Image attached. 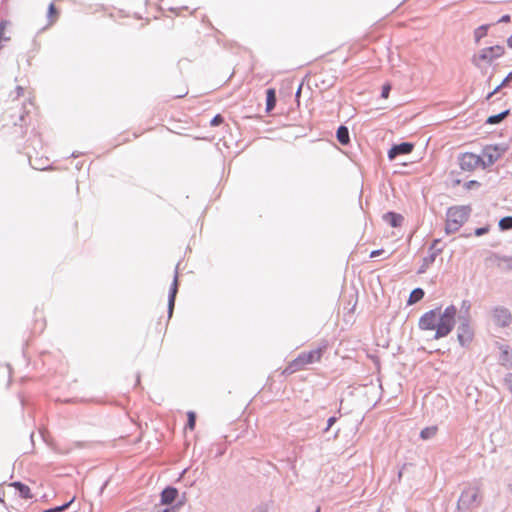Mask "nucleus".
Segmentation results:
<instances>
[{"label": "nucleus", "instance_id": "nucleus-1", "mask_svg": "<svg viewBox=\"0 0 512 512\" xmlns=\"http://www.w3.org/2000/svg\"><path fill=\"white\" fill-rule=\"evenodd\" d=\"M457 309L454 305L446 307L442 312L440 308H435L424 313L418 326L421 330H435L434 339L446 337L455 326Z\"/></svg>", "mask_w": 512, "mask_h": 512}, {"label": "nucleus", "instance_id": "nucleus-2", "mask_svg": "<svg viewBox=\"0 0 512 512\" xmlns=\"http://www.w3.org/2000/svg\"><path fill=\"white\" fill-rule=\"evenodd\" d=\"M504 52V47L500 45L486 47L479 50L478 53H475L471 58V62L482 73H485L488 66L491 65L494 60L500 58Z\"/></svg>", "mask_w": 512, "mask_h": 512}, {"label": "nucleus", "instance_id": "nucleus-3", "mask_svg": "<svg viewBox=\"0 0 512 512\" xmlns=\"http://www.w3.org/2000/svg\"><path fill=\"white\" fill-rule=\"evenodd\" d=\"M470 206H453L447 210V219L445 231L447 234L455 233L468 220L470 216Z\"/></svg>", "mask_w": 512, "mask_h": 512}, {"label": "nucleus", "instance_id": "nucleus-4", "mask_svg": "<svg viewBox=\"0 0 512 512\" xmlns=\"http://www.w3.org/2000/svg\"><path fill=\"white\" fill-rule=\"evenodd\" d=\"M319 356V352H309L303 353L299 355L295 360L290 362L288 366L285 368V374H293L297 371H300L306 367V365L313 363Z\"/></svg>", "mask_w": 512, "mask_h": 512}, {"label": "nucleus", "instance_id": "nucleus-5", "mask_svg": "<svg viewBox=\"0 0 512 512\" xmlns=\"http://www.w3.org/2000/svg\"><path fill=\"white\" fill-rule=\"evenodd\" d=\"M507 150L505 145H489L482 150V167L493 165Z\"/></svg>", "mask_w": 512, "mask_h": 512}, {"label": "nucleus", "instance_id": "nucleus-6", "mask_svg": "<svg viewBox=\"0 0 512 512\" xmlns=\"http://www.w3.org/2000/svg\"><path fill=\"white\" fill-rule=\"evenodd\" d=\"M477 505H479L477 488L468 487L464 489L457 502L458 510H468Z\"/></svg>", "mask_w": 512, "mask_h": 512}, {"label": "nucleus", "instance_id": "nucleus-7", "mask_svg": "<svg viewBox=\"0 0 512 512\" xmlns=\"http://www.w3.org/2000/svg\"><path fill=\"white\" fill-rule=\"evenodd\" d=\"M482 158L474 153H463L458 157V163L463 171H473L482 165Z\"/></svg>", "mask_w": 512, "mask_h": 512}, {"label": "nucleus", "instance_id": "nucleus-8", "mask_svg": "<svg viewBox=\"0 0 512 512\" xmlns=\"http://www.w3.org/2000/svg\"><path fill=\"white\" fill-rule=\"evenodd\" d=\"M345 316L353 314L358 302V290L355 287H350L344 290L343 293Z\"/></svg>", "mask_w": 512, "mask_h": 512}, {"label": "nucleus", "instance_id": "nucleus-9", "mask_svg": "<svg viewBox=\"0 0 512 512\" xmlns=\"http://www.w3.org/2000/svg\"><path fill=\"white\" fill-rule=\"evenodd\" d=\"M462 321L458 326V341L461 344V346H466L468 343L471 342L473 338V330L471 326L469 325L468 319L463 317L461 318Z\"/></svg>", "mask_w": 512, "mask_h": 512}, {"label": "nucleus", "instance_id": "nucleus-10", "mask_svg": "<svg viewBox=\"0 0 512 512\" xmlns=\"http://www.w3.org/2000/svg\"><path fill=\"white\" fill-rule=\"evenodd\" d=\"M414 145L410 142H402L393 145L388 151L389 160H395L399 155H407L413 151Z\"/></svg>", "mask_w": 512, "mask_h": 512}, {"label": "nucleus", "instance_id": "nucleus-11", "mask_svg": "<svg viewBox=\"0 0 512 512\" xmlns=\"http://www.w3.org/2000/svg\"><path fill=\"white\" fill-rule=\"evenodd\" d=\"M493 320L500 327H506L511 322V314L508 309L497 307L493 311Z\"/></svg>", "mask_w": 512, "mask_h": 512}, {"label": "nucleus", "instance_id": "nucleus-12", "mask_svg": "<svg viewBox=\"0 0 512 512\" xmlns=\"http://www.w3.org/2000/svg\"><path fill=\"white\" fill-rule=\"evenodd\" d=\"M178 496V490L174 487H167L161 493V503L168 505L173 503Z\"/></svg>", "mask_w": 512, "mask_h": 512}, {"label": "nucleus", "instance_id": "nucleus-13", "mask_svg": "<svg viewBox=\"0 0 512 512\" xmlns=\"http://www.w3.org/2000/svg\"><path fill=\"white\" fill-rule=\"evenodd\" d=\"M383 219L392 227H400L404 220L401 214L395 212H387L386 214H384Z\"/></svg>", "mask_w": 512, "mask_h": 512}, {"label": "nucleus", "instance_id": "nucleus-14", "mask_svg": "<svg viewBox=\"0 0 512 512\" xmlns=\"http://www.w3.org/2000/svg\"><path fill=\"white\" fill-rule=\"evenodd\" d=\"M442 252V249H436V251L434 252H431L428 256H426L424 259H423V263L421 265V267L419 268L418 270V273H424L428 267L433 264L436 260V257Z\"/></svg>", "mask_w": 512, "mask_h": 512}, {"label": "nucleus", "instance_id": "nucleus-15", "mask_svg": "<svg viewBox=\"0 0 512 512\" xmlns=\"http://www.w3.org/2000/svg\"><path fill=\"white\" fill-rule=\"evenodd\" d=\"M10 487H14L20 494V496L24 499L32 498V493L30 488L23 484L22 482L16 481L9 484Z\"/></svg>", "mask_w": 512, "mask_h": 512}, {"label": "nucleus", "instance_id": "nucleus-16", "mask_svg": "<svg viewBox=\"0 0 512 512\" xmlns=\"http://www.w3.org/2000/svg\"><path fill=\"white\" fill-rule=\"evenodd\" d=\"M336 138L342 145H347L350 142L349 129L345 125H340L336 131Z\"/></svg>", "mask_w": 512, "mask_h": 512}, {"label": "nucleus", "instance_id": "nucleus-17", "mask_svg": "<svg viewBox=\"0 0 512 512\" xmlns=\"http://www.w3.org/2000/svg\"><path fill=\"white\" fill-rule=\"evenodd\" d=\"M10 25V22L8 20H1L0 21V50L3 47L4 42H9L11 40V36L7 35V27Z\"/></svg>", "mask_w": 512, "mask_h": 512}, {"label": "nucleus", "instance_id": "nucleus-18", "mask_svg": "<svg viewBox=\"0 0 512 512\" xmlns=\"http://www.w3.org/2000/svg\"><path fill=\"white\" fill-rule=\"evenodd\" d=\"M178 291V280L177 276L174 278L172 287L170 289V295H169V315L171 316L175 304V297Z\"/></svg>", "mask_w": 512, "mask_h": 512}, {"label": "nucleus", "instance_id": "nucleus-19", "mask_svg": "<svg viewBox=\"0 0 512 512\" xmlns=\"http://www.w3.org/2000/svg\"><path fill=\"white\" fill-rule=\"evenodd\" d=\"M510 114V110L506 109L498 114L491 115L487 118L486 124L494 125L502 122L508 115Z\"/></svg>", "mask_w": 512, "mask_h": 512}, {"label": "nucleus", "instance_id": "nucleus-20", "mask_svg": "<svg viewBox=\"0 0 512 512\" xmlns=\"http://www.w3.org/2000/svg\"><path fill=\"white\" fill-rule=\"evenodd\" d=\"M500 362L502 365L512 366V351L508 346L501 348Z\"/></svg>", "mask_w": 512, "mask_h": 512}, {"label": "nucleus", "instance_id": "nucleus-21", "mask_svg": "<svg viewBox=\"0 0 512 512\" xmlns=\"http://www.w3.org/2000/svg\"><path fill=\"white\" fill-rule=\"evenodd\" d=\"M276 105V91L270 88L266 92V110L271 111Z\"/></svg>", "mask_w": 512, "mask_h": 512}, {"label": "nucleus", "instance_id": "nucleus-22", "mask_svg": "<svg viewBox=\"0 0 512 512\" xmlns=\"http://www.w3.org/2000/svg\"><path fill=\"white\" fill-rule=\"evenodd\" d=\"M425 293L422 288H415L409 296L408 304L412 305L420 301L424 297Z\"/></svg>", "mask_w": 512, "mask_h": 512}, {"label": "nucleus", "instance_id": "nucleus-23", "mask_svg": "<svg viewBox=\"0 0 512 512\" xmlns=\"http://www.w3.org/2000/svg\"><path fill=\"white\" fill-rule=\"evenodd\" d=\"M489 27H490L489 24H484L475 29L474 40L476 43H479L480 40L487 35Z\"/></svg>", "mask_w": 512, "mask_h": 512}, {"label": "nucleus", "instance_id": "nucleus-24", "mask_svg": "<svg viewBox=\"0 0 512 512\" xmlns=\"http://www.w3.org/2000/svg\"><path fill=\"white\" fill-rule=\"evenodd\" d=\"M59 16V12L56 9L55 5L51 3L48 7V24L53 25Z\"/></svg>", "mask_w": 512, "mask_h": 512}, {"label": "nucleus", "instance_id": "nucleus-25", "mask_svg": "<svg viewBox=\"0 0 512 512\" xmlns=\"http://www.w3.org/2000/svg\"><path fill=\"white\" fill-rule=\"evenodd\" d=\"M436 432H437L436 426L426 427L420 432V437L423 440H428V439L433 438L436 435Z\"/></svg>", "mask_w": 512, "mask_h": 512}, {"label": "nucleus", "instance_id": "nucleus-26", "mask_svg": "<svg viewBox=\"0 0 512 512\" xmlns=\"http://www.w3.org/2000/svg\"><path fill=\"white\" fill-rule=\"evenodd\" d=\"M498 226L500 230L507 231L512 229V216H506L500 219Z\"/></svg>", "mask_w": 512, "mask_h": 512}, {"label": "nucleus", "instance_id": "nucleus-27", "mask_svg": "<svg viewBox=\"0 0 512 512\" xmlns=\"http://www.w3.org/2000/svg\"><path fill=\"white\" fill-rule=\"evenodd\" d=\"M187 417H188L187 427L190 430H193L195 428V423H196V414L193 411H189L187 413Z\"/></svg>", "mask_w": 512, "mask_h": 512}, {"label": "nucleus", "instance_id": "nucleus-28", "mask_svg": "<svg viewBox=\"0 0 512 512\" xmlns=\"http://www.w3.org/2000/svg\"><path fill=\"white\" fill-rule=\"evenodd\" d=\"M390 91H391V85L388 83L384 84L382 86L381 97L384 99H387L389 97Z\"/></svg>", "mask_w": 512, "mask_h": 512}, {"label": "nucleus", "instance_id": "nucleus-29", "mask_svg": "<svg viewBox=\"0 0 512 512\" xmlns=\"http://www.w3.org/2000/svg\"><path fill=\"white\" fill-rule=\"evenodd\" d=\"M488 232H489V226L486 225L483 227L476 228L474 231V234L476 236H483V235L487 234Z\"/></svg>", "mask_w": 512, "mask_h": 512}, {"label": "nucleus", "instance_id": "nucleus-30", "mask_svg": "<svg viewBox=\"0 0 512 512\" xmlns=\"http://www.w3.org/2000/svg\"><path fill=\"white\" fill-rule=\"evenodd\" d=\"M223 122H224V118L220 114H217L211 120L210 125L211 126H218V125L222 124Z\"/></svg>", "mask_w": 512, "mask_h": 512}, {"label": "nucleus", "instance_id": "nucleus-31", "mask_svg": "<svg viewBox=\"0 0 512 512\" xmlns=\"http://www.w3.org/2000/svg\"><path fill=\"white\" fill-rule=\"evenodd\" d=\"M440 243H441V240H440V239H435V240L432 242V244H431V246H430L429 250H430L431 252H434V251H436V249H442V247H440V246H439V244H440Z\"/></svg>", "mask_w": 512, "mask_h": 512}, {"label": "nucleus", "instance_id": "nucleus-32", "mask_svg": "<svg viewBox=\"0 0 512 512\" xmlns=\"http://www.w3.org/2000/svg\"><path fill=\"white\" fill-rule=\"evenodd\" d=\"M512 81V72H510L500 83L501 86L506 87Z\"/></svg>", "mask_w": 512, "mask_h": 512}, {"label": "nucleus", "instance_id": "nucleus-33", "mask_svg": "<svg viewBox=\"0 0 512 512\" xmlns=\"http://www.w3.org/2000/svg\"><path fill=\"white\" fill-rule=\"evenodd\" d=\"M336 421H337V418L335 416L329 417L327 420V427L325 428L324 431H328L334 425V423Z\"/></svg>", "mask_w": 512, "mask_h": 512}, {"label": "nucleus", "instance_id": "nucleus-34", "mask_svg": "<svg viewBox=\"0 0 512 512\" xmlns=\"http://www.w3.org/2000/svg\"><path fill=\"white\" fill-rule=\"evenodd\" d=\"M70 505V503H66L62 506H58V507H55V508H52L50 509L52 512H62L64 510H66L68 508V506Z\"/></svg>", "mask_w": 512, "mask_h": 512}, {"label": "nucleus", "instance_id": "nucleus-35", "mask_svg": "<svg viewBox=\"0 0 512 512\" xmlns=\"http://www.w3.org/2000/svg\"><path fill=\"white\" fill-rule=\"evenodd\" d=\"M470 307H471V305H470V302H469V301H467V300H463V301H462V307H461V309L465 310V313H466V314H468V313H469Z\"/></svg>", "mask_w": 512, "mask_h": 512}, {"label": "nucleus", "instance_id": "nucleus-36", "mask_svg": "<svg viewBox=\"0 0 512 512\" xmlns=\"http://www.w3.org/2000/svg\"><path fill=\"white\" fill-rule=\"evenodd\" d=\"M383 253H384L383 249L374 250L370 253V257L375 258V257L382 255Z\"/></svg>", "mask_w": 512, "mask_h": 512}, {"label": "nucleus", "instance_id": "nucleus-37", "mask_svg": "<svg viewBox=\"0 0 512 512\" xmlns=\"http://www.w3.org/2000/svg\"><path fill=\"white\" fill-rule=\"evenodd\" d=\"M510 20H511L510 15L506 14V15H503V16L498 20V23H508V22H510Z\"/></svg>", "mask_w": 512, "mask_h": 512}, {"label": "nucleus", "instance_id": "nucleus-38", "mask_svg": "<svg viewBox=\"0 0 512 512\" xmlns=\"http://www.w3.org/2000/svg\"><path fill=\"white\" fill-rule=\"evenodd\" d=\"M503 261L506 263L507 267L509 269H512V256L510 257H504Z\"/></svg>", "mask_w": 512, "mask_h": 512}, {"label": "nucleus", "instance_id": "nucleus-39", "mask_svg": "<svg viewBox=\"0 0 512 512\" xmlns=\"http://www.w3.org/2000/svg\"><path fill=\"white\" fill-rule=\"evenodd\" d=\"M45 326H46V322L44 319H42L39 323V332H42L44 329H45Z\"/></svg>", "mask_w": 512, "mask_h": 512}, {"label": "nucleus", "instance_id": "nucleus-40", "mask_svg": "<svg viewBox=\"0 0 512 512\" xmlns=\"http://www.w3.org/2000/svg\"><path fill=\"white\" fill-rule=\"evenodd\" d=\"M187 93H188V90H187V88H185L183 91H181V93L176 94L175 97L181 98V97L185 96Z\"/></svg>", "mask_w": 512, "mask_h": 512}, {"label": "nucleus", "instance_id": "nucleus-41", "mask_svg": "<svg viewBox=\"0 0 512 512\" xmlns=\"http://www.w3.org/2000/svg\"><path fill=\"white\" fill-rule=\"evenodd\" d=\"M477 185H479V183L477 181H474V180L469 181L468 184H467L468 188H471V187H474V186H477Z\"/></svg>", "mask_w": 512, "mask_h": 512}, {"label": "nucleus", "instance_id": "nucleus-42", "mask_svg": "<svg viewBox=\"0 0 512 512\" xmlns=\"http://www.w3.org/2000/svg\"><path fill=\"white\" fill-rule=\"evenodd\" d=\"M502 88H504V87L501 86V84H499L492 91H493V93L497 94Z\"/></svg>", "mask_w": 512, "mask_h": 512}, {"label": "nucleus", "instance_id": "nucleus-43", "mask_svg": "<svg viewBox=\"0 0 512 512\" xmlns=\"http://www.w3.org/2000/svg\"><path fill=\"white\" fill-rule=\"evenodd\" d=\"M326 136L331 137L332 133L331 132H322V140H324L326 138Z\"/></svg>", "mask_w": 512, "mask_h": 512}, {"label": "nucleus", "instance_id": "nucleus-44", "mask_svg": "<svg viewBox=\"0 0 512 512\" xmlns=\"http://www.w3.org/2000/svg\"><path fill=\"white\" fill-rule=\"evenodd\" d=\"M495 95V93H493V91L489 92L486 96V100L489 101L493 96Z\"/></svg>", "mask_w": 512, "mask_h": 512}, {"label": "nucleus", "instance_id": "nucleus-45", "mask_svg": "<svg viewBox=\"0 0 512 512\" xmlns=\"http://www.w3.org/2000/svg\"><path fill=\"white\" fill-rule=\"evenodd\" d=\"M507 45L512 48V35L507 39Z\"/></svg>", "mask_w": 512, "mask_h": 512}, {"label": "nucleus", "instance_id": "nucleus-46", "mask_svg": "<svg viewBox=\"0 0 512 512\" xmlns=\"http://www.w3.org/2000/svg\"><path fill=\"white\" fill-rule=\"evenodd\" d=\"M43 512H52V511H51L50 509H48V510H45V511H43Z\"/></svg>", "mask_w": 512, "mask_h": 512}, {"label": "nucleus", "instance_id": "nucleus-47", "mask_svg": "<svg viewBox=\"0 0 512 512\" xmlns=\"http://www.w3.org/2000/svg\"><path fill=\"white\" fill-rule=\"evenodd\" d=\"M316 512H320V510H319V509H317V511H316Z\"/></svg>", "mask_w": 512, "mask_h": 512}]
</instances>
